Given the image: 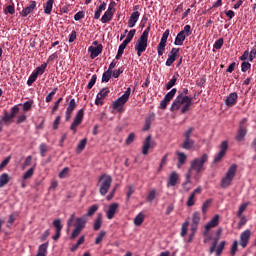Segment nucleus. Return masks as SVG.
I'll list each match as a JSON object with an SVG mask.
<instances>
[{
	"label": "nucleus",
	"mask_w": 256,
	"mask_h": 256,
	"mask_svg": "<svg viewBox=\"0 0 256 256\" xmlns=\"http://www.w3.org/2000/svg\"><path fill=\"white\" fill-rule=\"evenodd\" d=\"M187 95H189V89L183 88V90L179 93V95L173 101L170 107V110L179 111V109L181 108V105H183V107L181 108L182 115H185V113H188V111H191V105H193V98Z\"/></svg>",
	"instance_id": "nucleus-1"
},
{
	"label": "nucleus",
	"mask_w": 256,
	"mask_h": 256,
	"mask_svg": "<svg viewBox=\"0 0 256 256\" xmlns=\"http://www.w3.org/2000/svg\"><path fill=\"white\" fill-rule=\"evenodd\" d=\"M209 161V155L206 153L203 154L201 157L195 158L190 162V168L188 173L186 174L187 181L186 183H191V177H193V171L196 175L205 171V163Z\"/></svg>",
	"instance_id": "nucleus-2"
},
{
	"label": "nucleus",
	"mask_w": 256,
	"mask_h": 256,
	"mask_svg": "<svg viewBox=\"0 0 256 256\" xmlns=\"http://www.w3.org/2000/svg\"><path fill=\"white\" fill-rule=\"evenodd\" d=\"M149 31H151V24L143 31L142 35L138 38L135 51L138 57H141L145 51H147V41L149 40Z\"/></svg>",
	"instance_id": "nucleus-3"
},
{
	"label": "nucleus",
	"mask_w": 256,
	"mask_h": 256,
	"mask_svg": "<svg viewBox=\"0 0 256 256\" xmlns=\"http://www.w3.org/2000/svg\"><path fill=\"white\" fill-rule=\"evenodd\" d=\"M111 183H113V178L111 175L102 174L97 183V187H99V193L102 197H105L106 193H109V189H111Z\"/></svg>",
	"instance_id": "nucleus-4"
},
{
	"label": "nucleus",
	"mask_w": 256,
	"mask_h": 256,
	"mask_svg": "<svg viewBox=\"0 0 256 256\" xmlns=\"http://www.w3.org/2000/svg\"><path fill=\"white\" fill-rule=\"evenodd\" d=\"M237 173V164H232L228 171L226 172L225 177L221 180V188L227 189V187H230V185L233 183V179H235V175Z\"/></svg>",
	"instance_id": "nucleus-5"
},
{
	"label": "nucleus",
	"mask_w": 256,
	"mask_h": 256,
	"mask_svg": "<svg viewBox=\"0 0 256 256\" xmlns=\"http://www.w3.org/2000/svg\"><path fill=\"white\" fill-rule=\"evenodd\" d=\"M131 96V88H127L125 93L120 96L114 103H113V109L121 113L123 111V106L125 103L129 101V97Z\"/></svg>",
	"instance_id": "nucleus-6"
},
{
	"label": "nucleus",
	"mask_w": 256,
	"mask_h": 256,
	"mask_svg": "<svg viewBox=\"0 0 256 256\" xmlns=\"http://www.w3.org/2000/svg\"><path fill=\"white\" fill-rule=\"evenodd\" d=\"M192 33L193 31L191 30V25H185L184 29L177 34L174 40V45H177V46L183 45V43L185 42V39H187V37H189Z\"/></svg>",
	"instance_id": "nucleus-7"
},
{
	"label": "nucleus",
	"mask_w": 256,
	"mask_h": 256,
	"mask_svg": "<svg viewBox=\"0 0 256 256\" xmlns=\"http://www.w3.org/2000/svg\"><path fill=\"white\" fill-rule=\"evenodd\" d=\"M245 137H247V118H243L240 121L235 140L241 143V141H245Z\"/></svg>",
	"instance_id": "nucleus-8"
},
{
	"label": "nucleus",
	"mask_w": 256,
	"mask_h": 256,
	"mask_svg": "<svg viewBox=\"0 0 256 256\" xmlns=\"http://www.w3.org/2000/svg\"><path fill=\"white\" fill-rule=\"evenodd\" d=\"M219 239H220V236H217L216 238H214V241L209 249L210 255H213V253H216V256H220L221 253H223V250L225 249V245H227V242L221 241L220 244L218 245Z\"/></svg>",
	"instance_id": "nucleus-9"
},
{
	"label": "nucleus",
	"mask_w": 256,
	"mask_h": 256,
	"mask_svg": "<svg viewBox=\"0 0 256 256\" xmlns=\"http://www.w3.org/2000/svg\"><path fill=\"white\" fill-rule=\"evenodd\" d=\"M84 116H85V110L82 108L77 112L75 119L70 126V130L73 131L74 135L75 133H77V128L81 125V123H83Z\"/></svg>",
	"instance_id": "nucleus-10"
},
{
	"label": "nucleus",
	"mask_w": 256,
	"mask_h": 256,
	"mask_svg": "<svg viewBox=\"0 0 256 256\" xmlns=\"http://www.w3.org/2000/svg\"><path fill=\"white\" fill-rule=\"evenodd\" d=\"M169 33H170L169 29L165 30V32L161 37L160 43L157 46V53L159 57L163 56L165 47H167V39H169Z\"/></svg>",
	"instance_id": "nucleus-11"
},
{
	"label": "nucleus",
	"mask_w": 256,
	"mask_h": 256,
	"mask_svg": "<svg viewBox=\"0 0 256 256\" xmlns=\"http://www.w3.org/2000/svg\"><path fill=\"white\" fill-rule=\"evenodd\" d=\"M177 94V88H173L170 92H168L164 99L160 102V109H167V105L171 102L173 97Z\"/></svg>",
	"instance_id": "nucleus-12"
},
{
	"label": "nucleus",
	"mask_w": 256,
	"mask_h": 256,
	"mask_svg": "<svg viewBox=\"0 0 256 256\" xmlns=\"http://www.w3.org/2000/svg\"><path fill=\"white\" fill-rule=\"evenodd\" d=\"M178 57H179V48H172L165 63L166 67H171V65H173V63L177 61Z\"/></svg>",
	"instance_id": "nucleus-13"
},
{
	"label": "nucleus",
	"mask_w": 256,
	"mask_h": 256,
	"mask_svg": "<svg viewBox=\"0 0 256 256\" xmlns=\"http://www.w3.org/2000/svg\"><path fill=\"white\" fill-rule=\"evenodd\" d=\"M88 53H90V59H95V57H99L101 53H103V44H98L95 46H89Z\"/></svg>",
	"instance_id": "nucleus-14"
},
{
	"label": "nucleus",
	"mask_w": 256,
	"mask_h": 256,
	"mask_svg": "<svg viewBox=\"0 0 256 256\" xmlns=\"http://www.w3.org/2000/svg\"><path fill=\"white\" fill-rule=\"evenodd\" d=\"M219 225V214H216L206 225H205V231L204 235L207 236L209 234V231L213 229L214 227H217Z\"/></svg>",
	"instance_id": "nucleus-15"
},
{
	"label": "nucleus",
	"mask_w": 256,
	"mask_h": 256,
	"mask_svg": "<svg viewBox=\"0 0 256 256\" xmlns=\"http://www.w3.org/2000/svg\"><path fill=\"white\" fill-rule=\"evenodd\" d=\"M249 239H251V230L247 229L240 234V245L243 249L249 245Z\"/></svg>",
	"instance_id": "nucleus-16"
},
{
	"label": "nucleus",
	"mask_w": 256,
	"mask_h": 256,
	"mask_svg": "<svg viewBox=\"0 0 256 256\" xmlns=\"http://www.w3.org/2000/svg\"><path fill=\"white\" fill-rule=\"evenodd\" d=\"M155 147V142L151 140V135L147 136L142 148L143 155H148L149 149Z\"/></svg>",
	"instance_id": "nucleus-17"
},
{
	"label": "nucleus",
	"mask_w": 256,
	"mask_h": 256,
	"mask_svg": "<svg viewBox=\"0 0 256 256\" xmlns=\"http://www.w3.org/2000/svg\"><path fill=\"white\" fill-rule=\"evenodd\" d=\"M109 95V88H102L96 96L95 105H103V99Z\"/></svg>",
	"instance_id": "nucleus-18"
},
{
	"label": "nucleus",
	"mask_w": 256,
	"mask_h": 256,
	"mask_svg": "<svg viewBox=\"0 0 256 256\" xmlns=\"http://www.w3.org/2000/svg\"><path fill=\"white\" fill-rule=\"evenodd\" d=\"M75 109H77V103L75 102V99H71L66 109V121H71V115H73Z\"/></svg>",
	"instance_id": "nucleus-19"
},
{
	"label": "nucleus",
	"mask_w": 256,
	"mask_h": 256,
	"mask_svg": "<svg viewBox=\"0 0 256 256\" xmlns=\"http://www.w3.org/2000/svg\"><path fill=\"white\" fill-rule=\"evenodd\" d=\"M239 95H237V92L230 93L227 98L225 99V104L227 107H233L237 103Z\"/></svg>",
	"instance_id": "nucleus-20"
},
{
	"label": "nucleus",
	"mask_w": 256,
	"mask_h": 256,
	"mask_svg": "<svg viewBox=\"0 0 256 256\" xmlns=\"http://www.w3.org/2000/svg\"><path fill=\"white\" fill-rule=\"evenodd\" d=\"M117 209H119V203L110 204L107 210V219H113V217H115V213H117Z\"/></svg>",
	"instance_id": "nucleus-21"
},
{
	"label": "nucleus",
	"mask_w": 256,
	"mask_h": 256,
	"mask_svg": "<svg viewBox=\"0 0 256 256\" xmlns=\"http://www.w3.org/2000/svg\"><path fill=\"white\" fill-rule=\"evenodd\" d=\"M140 13L139 11L133 12L128 20V27L133 28L135 27V25L137 24V22L139 21V17H140Z\"/></svg>",
	"instance_id": "nucleus-22"
},
{
	"label": "nucleus",
	"mask_w": 256,
	"mask_h": 256,
	"mask_svg": "<svg viewBox=\"0 0 256 256\" xmlns=\"http://www.w3.org/2000/svg\"><path fill=\"white\" fill-rule=\"evenodd\" d=\"M179 181V174L177 172H172L168 178L167 187H175Z\"/></svg>",
	"instance_id": "nucleus-23"
},
{
	"label": "nucleus",
	"mask_w": 256,
	"mask_h": 256,
	"mask_svg": "<svg viewBox=\"0 0 256 256\" xmlns=\"http://www.w3.org/2000/svg\"><path fill=\"white\" fill-rule=\"evenodd\" d=\"M195 147V140L191 138H184V141L182 143V149H185L186 151H191Z\"/></svg>",
	"instance_id": "nucleus-24"
},
{
	"label": "nucleus",
	"mask_w": 256,
	"mask_h": 256,
	"mask_svg": "<svg viewBox=\"0 0 256 256\" xmlns=\"http://www.w3.org/2000/svg\"><path fill=\"white\" fill-rule=\"evenodd\" d=\"M176 155L178 157L177 168L181 169V166L187 163V154L184 152H177Z\"/></svg>",
	"instance_id": "nucleus-25"
},
{
	"label": "nucleus",
	"mask_w": 256,
	"mask_h": 256,
	"mask_svg": "<svg viewBox=\"0 0 256 256\" xmlns=\"http://www.w3.org/2000/svg\"><path fill=\"white\" fill-rule=\"evenodd\" d=\"M87 221H88L87 216L83 215L82 217L76 219L75 227L80 230H83L85 229V225H87Z\"/></svg>",
	"instance_id": "nucleus-26"
},
{
	"label": "nucleus",
	"mask_w": 256,
	"mask_h": 256,
	"mask_svg": "<svg viewBox=\"0 0 256 256\" xmlns=\"http://www.w3.org/2000/svg\"><path fill=\"white\" fill-rule=\"evenodd\" d=\"M101 225H103V214H98L96 219L94 220V231H99L101 229Z\"/></svg>",
	"instance_id": "nucleus-27"
},
{
	"label": "nucleus",
	"mask_w": 256,
	"mask_h": 256,
	"mask_svg": "<svg viewBox=\"0 0 256 256\" xmlns=\"http://www.w3.org/2000/svg\"><path fill=\"white\" fill-rule=\"evenodd\" d=\"M35 7H37V4L34 1L29 6H27L22 10V13H21L22 17H27V15H29L30 13H33Z\"/></svg>",
	"instance_id": "nucleus-28"
},
{
	"label": "nucleus",
	"mask_w": 256,
	"mask_h": 256,
	"mask_svg": "<svg viewBox=\"0 0 256 256\" xmlns=\"http://www.w3.org/2000/svg\"><path fill=\"white\" fill-rule=\"evenodd\" d=\"M10 181L11 177H9V174L3 173L2 175H0V189H2V187H5V185H7Z\"/></svg>",
	"instance_id": "nucleus-29"
},
{
	"label": "nucleus",
	"mask_w": 256,
	"mask_h": 256,
	"mask_svg": "<svg viewBox=\"0 0 256 256\" xmlns=\"http://www.w3.org/2000/svg\"><path fill=\"white\" fill-rule=\"evenodd\" d=\"M97 211H99V205L94 204L89 207L88 212L86 214H84V216H86V219L88 217H93V215H95V213H97Z\"/></svg>",
	"instance_id": "nucleus-30"
},
{
	"label": "nucleus",
	"mask_w": 256,
	"mask_h": 256,
	"mask_svg": "<svg viewBox=\"0 0 256 256\" xmlns=\"http://www.w3.org/2000/svg\"><path fill=\"white\" fill-rule=\"evenodd\" d=\"M145 221V214L143 212H140L135 218H134V225L136 227H139L140 225H143V222Z\"/></svg>",
	"instance_id": "nucleus-31"
},
{
	"label": "nucleus",
	"mask_w": 256,
	"mask_h": 256,
	"mask_svg": "<svg viewBox=\"0 0 256 256\" xmlns=\"http://www.w3.org/2000/svg\"><path fill=\"white\" fill-rule=\"evenodd\" d=\"M43 8L46 15H51V11H53V1H47L44 3Z\"/></svg>",
	"instance_id": "nucleus-32"
},
{
	"label": "nucleus",
	"mask_w": 256,
	"mask_h": 256,
	"mask_svg": "<svg viewBox=\"0 0 256 256\" xmlns=\"http://www.w3.org/2000/svg\"><path fill=\"white\" fill-rule=\"evenodd\" d=\"M113 12L110 11H106L103 16L101 17V22L102 23H109V21H111V19H113Z\"/></svg>",
	"instance_id": "nucleus-33"
},
{
	"label": "nucleus",
	"mask_w": 256,
	"mask_h": 256,
	"mask_svg": "<svg viewBox=\"0 0 256 256\" xmlns=\"http://www.w3.org/2000/svg\"><path fill=\"white\" fill-rule=\"evenodd\" d=\"M49 247V242L43 243L38 247V255L47 256V249Z\"/></svg>",
	"instance_id": "nucleus-34"
},
{
	"label": "nucleus",
	"mask_w": 256,
	"mask_h": 256,
	"mask_svg": "<svg viewBox=\"0 0 256 256\" xmlns=\"http://www.w3.org/2000/svg\"><path fill=\"white\" fill-rule=\"evenodd\" d=\"M86 146H87V138H84L79 142V144L76 148V153H78V154L82 153Z\"/></svg>",
	"instance_id": "nucleus-35"
},
{
	"label": "nucleus",
	"mask_w": 256,
	"mask_h": 256,
	"mask_svg": "<svg viewBox=\"0 0 256 256\" xmlns=\"http://www.w3.org/2000/svg\"><path fill=\"white\" fill-rule=\"evenodd\" d=\"M211 203H213V199H207L203 205H202V213L203 215L207 214V211H209V207H211Z\"/></svg>",
	"instance_id": "nucleus-36"
},
{
	"label": "nucleus",
	"mask_w": 256,
	"mask_h": 256,
	"mask_svg": "<svg viewBox=\"0 0 256 256\" xmlns=\"http://www.w3.org/2000/svg\"><path fill=\"white\" fill-rule=\"evenodd\" d=\"M13 119H14V118L12 117L11 114L5 112L4 115H3V117H2V119H1V121H2L3 123H5V125H10V124L12 123Z\"/></svg>",
	"instance_id": "nucleus-37"
},
{
	"label": "nucleus",
	"mask_w": 256,
	"mask_h": 256,
	"mask_svg": "<svg viewBox=\"0 0 256 256\" xmlns=\"http://www.w3.org/2000/svg\"><path fill=\"white\" fill-rule=\"evenodd\" d=\"M45 69H47V63H43L42 65L37 67L34 71V74L39 77V75H43V73H45Z\"/></svg>",
	"instance_id": "nucleus-38"
},
{
	"label": "nucleus",
	"mask_w": 256,
	"mask_h": 256,
	"mask_svg": "<svg viewBox=\"0 0 256 256\" xmlns=\"http://www.w3.org/2000/svg\"><path fill=\"white\" fill-rule=\"evenodd\" d=\"M113 71L107 70L102 75V83H109Z\"/></svg>",
	"instance_id": "nucleus-39"
},
{
	"label": "nucleus",
	"mask_w": 256,
	"mask_h": 256,
	"mask_svg": "<svg viewBox=\"0 0 256 256\" xmlns=\"http://www.w3.org/2000/svg\"><path fill=\"white\" fill-rule=\"evenodd\" d=\"M47 151H49L47 144L41 143L39 146V152H40L41 157H45L47 155Z\"/></svg>",
	"instance_id": "nucleus-40"
},
{
	"label": "nucleus",
	"mask_w": 256,
	"mask_h": 256,
	"mask_svg": "<svg viewBox=\"0 0 256 256\" xmlns=\"http://www.w3.org/2000/svg\"><path fill=\"white\" fill-rule=\"evenodd\" d=\"M153 117L154 115L146 118L143 131H149V129H151V122L153 121Z\"/></svg>",
	"instance_id": "nucleus-41"
},
{
	"label": "nucleus",
	"mask_w": 256,
	"mask_h": 256,
	"mask_svg": "<svg viewBox=\"0 0 256 256\" xmlns=\"http://www.w3.org/2000/svg\"><path fill=\"white\" fill-rule=\"evenodd\" d=\"M188 229H189V221H185L181 227V233H180L181 237H185V235H187Z\"/></svg>",
	"instance_id": "nucleus-42"
},
{
	"label": "nucleus",
	"mask_w": 256,
	"mask_h": 256,
	"mask_svg": "<svg viewBox=\"0 0 256 256\" xmlns=\"http://www.w3.org/2000/svg\"><path fill=\"white\" fill-rule=\"evenodd\" d=\"M156 195H157V190H155V189L151 190L147 195V201L149 203H153V201L155 200Z\"/></svg>",
	"instance_id": "nucleus-43"
},
{
	"label": "nucleus",
	"mask_w": 256,
	"mask_h": 256,
	"mask_svg": "<svg viewBox=\"0 0 256 256\" xmlns=\"http://www.w3.org/2000/svg\"><path fill=\"white\" fill-rule=\"evenodd\" d=\"M53 227L56 231H63V224H61V219H55L53 221Z\"/></svg>",
	"instance_id": "nucleus-44"
},
{
	"label": "nucleus",
	"mask_w": 256,
	"mask_h": 256,
	"mask_svg": "<svg viewBox=\"0 0 256 256\" xmlns=\"http://www.w3.org/2000/svg\"><path fill=\"white\" fill-rule=\"evenodd\" d=\"M200 221H201V214L199 212H194L192 217V224L199 225Z\"/></svg>",
	"instance_id": "nucleus-45"
},
{
	"label": "nucleus",
	"mask_w": 256,
	"mask_h": 256,
	"mask_svg": "<svg viewBox=\"0 0 256 256\" xmlns=\"http://www.w3.org/2000/svg\"><path fill=\"white\" fill-rule=\"evenodd\" d=\"M37 74H35V72H33L30 76H29V78H28V80H27V85L29 86V87H31V85H33L36 81H37Z\"/></svg>",
	"instance_id": "nucleus-46"
},
{
	"label": "nucleus",
	"mask_w": 256,
	"mask_h": 256,
	"mask_svg": "<svg viewBox=\"0 0 256 256\" xmlns=\"http://www.w3.org/2000/svg\"><path fill=\"white\" fill-rule=\"evenodd\" d=\"M226 153L219 151L214 157L213 163H221V160L225 157Z\"/></svg>",
	"instance_id": "nucleus-47"
},
{
	"label": "nucleus",
	"mask_w": 256,
	"mask_h": 256,
	"mask_svg": "<svg viewBox=\"0 0 256 256\" xmlns=\"http://www.w3.org/2000/svg\"><path fill=\"white\" fill-rule=\"evenodd\" d=\"M59 91V88H54L47 96H46V103H51L53 100L54 95Z\"/></svg>",
	"instance_id": "nucleus-48"
},
{
	"label": "nucleus",
	"mask_w": 256,
	"mask_h": 256,
	"mask_svg": "<svg viewBox=\"0 0 256 256\" xmlns=\"http://www.w3.org/2000/svg\"><path fill=\"white\" fill-rule=\"evenodd\" d=\"M175 83H177V76H173L172 79L166 84V89L169 91V89L175 87Z\"/></svg>",
	"instance_id": "nucleus-49"
},
{
	"label": "nucleus",
	"mask_w": 256,
	"mask_h": 256,
	"mask_svg": "<svg viewBox=\"0 0 256 256\" xmlns=\"http://www.w3.org/2000/svg\"><path fill=\"white\" fill-rule=\"evenodd\" d=\"M95 83H97V74L92 75L87 85V89H93V87L95 86Z\"/></svg>",
	"instance_id": "nucleus-50"
},
{
	"label": "nucleus",
	"mask_w": 256,
	"mask_h": 256,
	"mask_svg": "<svg viewBox=\"0 0 256 256\" xmlns=\"http://www.w3.org/2000/svg\"><path fill=\"white\" fill-rule=\"evenodd\" d=\"M249 69H251V63L244 61L241 64V71L242 73H247V71H249Z\"/></svg>",
	"instance_id": "nucleus-51"
},
{
	"label": "nucleus",
	"mask_w": 256,
	"mask_h": 256,
	"mask_svg": "<svg viewBox=\"0 0 256 256\" xmlns=\"http://www.w3.org/2000/svg\"><path fill=\"white\" fill-rule=\"evenodd\" d=\"M17 217H19V212H13L12 214L9 215L8 223L10 225H13Z\"/></svg>",
	"instance_id": "nucleus-52"
},
{
	"label": "nucleus",
	"mask_w": 256,
	"mask_h": 256,
	"mask_svg": "<svg viewBox=\"0 0 256 256\" xmlns=\"http://www.w3.org/2000/svg\"><path fill=\"white\" fill-rule=\"evenodd\" d=\"M239 247V242L237 240H235L231 246V250H230V254L232 256H235V253H237V249Z\"/></svg>",
	"instance_id": "nucleus-53"
},
{
	"label": "nucleus",
	"mask_w": 256,
	"mask_h": 256,
	"mask_svg": "<svg viewBox=\"0 0 256 256\" xmlns=\"http://www.w3.org/2000/svg\"><path fill=\"white\" fill-rule=\"evenodd\" d=\"M33 173H35L34 167L30 168L28 171L25 172V174L23 175V179H31V177H33Z\"/></svg>",
	"instance_id": "nucleus-54"
},
{
	"label": "nucleus",
	"mask_w": 256,
	"mask_h": 256,
	"mask_svg": "<svg viewBox=\"0 0 256 256\" xmlns=\"http://www.w3.org/2000/svg\"><path fill=\"white\" fill-rule=\"evenodd\" d=\"M83 230H81L80 228H76L75 226V229L73 230L71 236H70V239H77V237H79V235H81V232Z\"/></svg>",
	"instance_id": "nucleus-55"
},
{
	"label": "nucleus",
	"mask_w": 256,
	"mask_h": 256,
	"mask_svg": "<svg viewBox=\"0 0 256 256\" xmlns=\"http://www.w3.org/2000/svg\"><path fill=\"white\" fill-rule=\"evenodd\" d=\"M247 207H249V203H244V204L240 205V207L238 209L237 216L241 217V215H243V212L247 209Z\"/></svg>",
	"instance_id": "nucleus-56"
},
{
	"label": "nucleus",
	"mask_w": 256,
	"mask_h": 256,
	"mask_svg": "<svg viewBox=\"0 0 256 256\" xmlns=\"http://www.w3.org/2000/svg\"><path fill=\"white\" fill-rule=\"evenodd\" d=\"M105 235H107L106 232L102 231L98 234V236L96 237L95 240V245H99V243H101V241H103V238L105 237Z\"/></svg>",
	"instance_id": "nucleus-57"
},
{
	"label": "nucleus",
	"mask_w": 256,
	"mask_h": 256,
	"mask_svg": "<svg viewBox=\"0 0 256 256\" xmlns=\"http://www.w3.org/2000/svg\"><path fill=\"white\" fill-rule=\"evenodd\" d=\"M67 175H69V167H65L64 169H62V171L58 174V177L60 179H65Z\"/></svg>",
	"instance_id": "nucleus-58"
},
{
	"label": "nucleus",
	"mask_w": 256,
	"mask_h": 256,
	"mask_svg": "<svg viewBox=\"0 0 256 256\" xmlns=\"http://www.w3.org/2000/svg\"><path fill=\"white\" fill-rule=\"evenodd\" d=\"M193 131H195V128L189 127V128L184 132V139H191V135L193 134Z\"/></svg>",
	"instance_id": "nucleus-59"
},
{
	"label": "nucleus",
	"mask_w": 256,
	"mask_h": 256,
	"mask_svg": "<svg viewBox=\"0 0 256 256\" xmlns=\"http://www.w3.org/2000/svg\"><path fill=\"white\" fill-rule=\"evenodd\" d=\"M227 149H229V142L227 140H225L220 145V151L227 153Z\"/></svg>",
	"instance_id": "nucleus-60"
},
{
	"label": "nucleus",
	"mask_w": 256,
	"mask_h": 256,
	"mask_svg": "<svg viewBox=\"0 0 256 256\" xmlns=\"http://www.w3.org/2000/svg\"><path fill=\"white\" fill-rule=\"evenodd\" d=\"M223 43H224L223 38H219L218 40L215 41V43L213 45V48L214 49H221V47H223Z\"/></svg>",
	"instance_id": "nucleus-61"
},
{
	"label": "nucleus",
	"mask_w": 256,
	"mask_h": 256,
	"mask_svg": "<svg viewBox=\"0 0 256 256\" xmlns=\"http://www.w3.org/2000/svg\"><path fill=\"white\" fill-rule=\"evenodd\" d=\"M186 205L188 207H193V205H195V194H190Z\"/></svg>",
	"instance_id": "nucleus-62"
},
{
	"label": "nucleus",
	"mask_w": 256,
	"mask_h": 256,
	"mask_svg": "<svg viewBox=\"0 0 256 256\" xmlns=\"http://www.w3.org/2000/svg\"><path fill=\"white\" fill-rule=\"evenodd\" d=\"M135 141V133H130L125 141L126 145H131Z\"/></svg>",
	"instance_id": "nucleus-63"
},
{
	"label": "nucleus",
	"mask_w": 256,
	"mask_h": 256,
	"mask_svg": "<svg viewBox=\"0 0 256 256\" xmlns=\"http://www.w3.org/2000/svg\"><path fill=\"white\" fill-rule=\"evenodd\" d=\"M124 69L123 68H119L118 70H114L112 73V77H114V79H119V76L123 73Z\"/></svg>",
	"instance_id": "nucleus-64"
}]
</instances>
